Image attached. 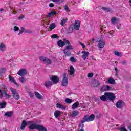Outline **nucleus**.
Returning a JSON list of instances; mask_svg holds the SVG:
<instances>
[{
  "mask_svg": "<svg viewBox=\"0 0 131 131\" xmlns=\"http://www.w3.org/2000/svg\"><path fill=\"white\" fill-rule=\"evenodd\" d=\"M66 44L68 45L66 46L63 50V53L66 56H68L70 57L71 56V50L73 49V46L70 45V42L68 40L65 41Z\"/></svg>",
  "mask_w": 131,
  "mask_h": 131,
  "instance_id": "f257e3e1",
  "label": "nucleus"
},
{
  "mask_svg": "<svg viewBox=\"0 0 131 131\" xmlns=\"http://www.w3.org/2000/svg\"><path fill=\"white\" fill-rule=\"evenodd\" d=\"M10 90L12 93V97L15 99V100L18 101V100L20 99V94L18 93L17 89H15L11 87L10 88Z\"/></svg>",
  "mask_w": 131,
  "mask_h": 131,
  "instance_id": "f03ea898",
  "label": "nucleus"
},
{
  "mask_svg": "<svg viewBox=\"0 0 131 131\" xmlns=\"http://www.w3.org/2000/svg\"><path fill=\"white\" fill-rule=\"evenodd\" d=\"M95 119V115L92 114L90 116H85L81 120L82 123L84 122H90V121H93Z\"/></svg>",
  "mask_w": 131,
  "mask_h": 131,
  "instance_id": "7ed1b4c3",
  "label": "nucleus"
},
{
  "mask_svg": "<svg viewBox=\"0 0 131 131\" xmlns=\"http://www.w3.org/2000/svg\"><path fill=\"white\" fill-rule=\"evenodd\" d=\"M39 60L41 61V62H43L46 65H51V64H52V60L48 57L40 56L39 57Z\"/></svg>",
  "mask_w": 131,
  "mask_h": 131,
  "instance_id": "20e7f679",
  "label": "nucleus"
},
{
  "mask_svg": "<svg viewBox=\"0 0 131 131\" xmlns=\"http://www.w3.org/2000/svg\"><path fill=\"white\" fill-rule=\"evenodd\" d=\"M61 85L62 86H67V85H68V76H67V74H66V73H64L63 75Z\"/></svg>",
  "mask_w": 131,
  "mask_h": 131,
  "instance_id": "39448f33",
  "label": "nucleus"
},
{
  "mask_svg": "<svg viewBox=\"0 0 131 131\" xmlns=\"http://www.w3.org/2000/svg\"><path fill=\"white\" fill-rule=\"evenodd\" d=\"M106 95V98L107 99V101H113L114 99H115V95L113 93L111 92H105Z\"/></svg>",
  "mask_w": 131,
  "mask_h": 131,
  "instance_id": "423d86ee",
  "label": "nucleus"
},
{
  "mask_svg": "<svg viewBox=\"0 0 131 131\" xmlns=\"http://www.w3.org/2000/svg\"><path fill=\"white\" fill-rule=\"evenodd\" d=\"M5 92H8V88L5 84L2 85L1 88H0V99H3V94Z\"/></svg>",
  "mask_w": 131,
  "mask_h": 131,
  "instance_id": "0eeeda50",
  "label": "nucleus"
},
{
  "mask_svg": "<svg viewBox=\"0 0 131 131\" xmlns=\"http://www.w3.org/2000/svg\"><path fill=\"white\" fill-rule=\"evenodd\" d=\"M27 125H28L30 129H37V127L39 125H37L35 123H32V122L29 121L27 122Z\"/></svg>",
  "mask_w": 131,
  "mask_h": 131,
  "instance_id": "6e6552de",
  "label": "nucleus"
},
{
  "mask_svg": "<svg viewBox=\"0 0 131 131\" xmlns=\"http://www.w3.org/2000/svg\"><path fill=\"white\" fill-rule=\"evenodd\" d=\"M17 74L20 76H25L27 74V70L25 69H20L17 72Z\"/></svg>",
  "mask_w": 131,
  "mask_h": 131,
  "instance_id": "1a4fd4ad",
  "label": "nucleus"
},
{
  "mask_svg": "<svg viewBox=\"0 0 131 131\" xmlns=\"http://www.w3.org/2000/svg\"><path fill=\"white\" fill-rule=\"evenodd\" d=\"M81 58H82L84 61H85L88 59V57L90 55V52L88 51H83L81 52Z\"/></svg>",
  "mask_w": 131,
  "mask_h": 131,
  "instance_id": "9d476101",
  "label": "nucleus"
},
{
  "mask_svg": "<svg viewBox=\"0 0 131 131\" xmlns=\"http://www.w3.org/2000/svg\"><path fill=\"white\" fill-rule=\"evenodd\" d=\"M113 88L108 85H104L100 88V91L102 92L105 91H113Z\"/></svg>",
  "mask_w": 131,
  "mask_h": 131,
  "instance_id": "9b49d317",
  "label": "nucleus"
},
{
  "mask_svg": "<svg viewBox=\"0 0 131 131\" xmlns=\"http://www.w3.org/2000/svg\"><path fill=\"white\" fill-rule=\"evenodd\" d=\"M51 80L52 81L53 83L55 84L59 82V78L57 76H52L50 77Z\"/></svg>",
  "mask_w": 131,
  "mask_h": 131,
  "instance_id": "f8f14e48",
  "label": "nucleus"
},
{
  "mask_svg": "<svg viewBox=\"0 0 131 131\" xmlns=\"http://www.w3.org/2000/svg\"><path fill=\"white\" fill-rule=\"evenodd\" d=\"M123 105H124V102L122 100H119L116 103L117 108H118L119 109H121V108L123 107Z\"/></svg>",
  "mask_w": 131,
  "mask_h": 131,
  "instance_id": "ddd939ff",
  "label": "nucleus"
},
{
  "mask_svg": "<svg viewBox=\"0 0 131 131\" xmlns=\"http://www.w3.org/2000/svg\"><path fill=\"white\" fill-rule=\"evenodd\" d=\"M79 27H80V22L78 20H75L74 24V29H75V30H78L79 29Z\"/></svg>",
  "mask_w": 131,
  "mask_h": 131,
  "instance_id": "4468645a",
  "label": "nucleus"
},
{
  "mask_svg": "<svg viewBox=\"0 0 131 131\" xmlns=\"http://www.w3.org/2000/svg\"><path fill=\"white\" fill-rule=\"evenodd\" d=\"M105 40H100L98 41V48H99L100 49H103V48H104V47H105Z\"/></svg>",
  "mask_w": 131,
  "mask_h": 131,
  "instance_id": "2eb2a0df",
  "label": "nucleus"
},
{
  "mask_svg": "<svg viewBox=\"0 0 131 131\" xmlns=\"http://www.w3.org/2000/svg\"><path fill=\"white\" fill-rule=\"evenodd\" d=\"M3 97L7 100H9V99H11L12 95H10V93H8V92H4V93H3Z\"/></svg>",
  "mask_w": 131,
  "mask_h": 131,
  "instance_id": "dca6fc26",
  "label": "nucleus"
},
{
  "mask_svg": "<svg viewBox=\"0 0 131 131\" xmlns=\"http://www.w3.org/2000/svg\"><path fill=\"white\" fill-rule=\"evenodd\" d=\"M34 94H35V96H36V98L38 99L39 100H42L45 98L43 96H42V95H41L38 92L35 91L34 92Z\"/></svg>",
  "mask_w": 131,
  "mask_h": 131,
  "instance_id": "f3484780",
  "label": "nucleus"
},
{
  "mask_svg": "<svg viewBox=\"0 0 131 131\" xmlns=\"http://www.w3.org/2000/svg\"><path fill=\"white\" fill-rule=\"evenodd\" d=\"M9 79L10 81H11V82H12L13 83L15 84V85H16V86L19 88V84H18V83H17V82H16V81H15V79H14L13 77H12V76L9 75Z\"/></svg>",
  "mask_w": 131,
  "mask_h": 131,
  "instance_id": "a211bd4d",
  "label": "nucleus"
},
{
  "mask_svg": "<svg viewBox=\"0 0 131 131\" xmlns=\"http://www.w3.org/2000/svg\"><path fill=\"white\" fill-rule=\"evenodd\" d=\"M75 72V70H74V67H73L72 66H71L69 70V73H70V75H73V76H74Z\"/></svg>",
  "mask_w": 131,
  "mask_h": 131,
  "instance_id": "6ab92c4d",
  "label": "nucleus"
},
{
  "mask_svg": "<svg viewBox=\"0 0 131 131\" xmlns=\"http://www.w3.org/2000/svg\"><path fill=\"white\" fill-rule=\"evenodd\" d=\"M26 125H27V122H26V120H24L20 126V129H21V130H24V129H25V127H26Z\"/></svg>",
  "mask_w": 131,
  "mask_h": 131,
  "instance_id": "aec40b11",
  "label": "nucleus"
},
{
  "mask_svg": "<svg viewBox=\"0 0 131 131\" xmlns=\"http://www.w3.org/2000/svg\"><path fill=\"white\" fill-rule=\"evenodd\" d=\"M105 36L106 38H111L113 36V31L105 33Z\"/></svg>",
  "mask_w": 131,
  "mask_h": 131,
  "instance_id": "412c9836",
  "label": "nucleus"
},
{
  "mask_svg": "<svg viewBox=\"0 0 131 131\" xmlns=\"http://www.w3.org/2000/svg\"><path fill=\"white\" fill-rule=\"evenodd\" d=\"M105 36L106 38H111L113 36V31L105 33Z\"/></svg>",
  "mask_w": 131,
  "mask_h": 131,
  "instance_id": "4be33fe9",
  "label": "nucleus"
},
{
  "mask_svg": "<svg viewBox=\"0 0 131 131\" xmlns=\"http://www.w3.org/2000/svg\"><path fill=\"white\" fill-rule=\"evenodd\" d=\"M6 49H7V45L4 43H0V51L1 52H4L6 51Z\"/></svg>",
  "mask_w": 131,
  "mask_h": 131,
  "instance_id": "5701e85b",
  "label": "nucleus"
},
{
  "mask_svg": "<svg viewBox=\"0 0 131 131\" xmlns=\"http://www.w3.org/2000/svg\"><path fill=\"white\" fill-rule=\"evenodd\" d=\"M100 99L101 101H102L103 102H106V101H108L106 93H105L104 95L101 96L100 97Z\"/></svg>",
  "mask_w": 131,
  "mask_h": 131,
  "instance_id": "b1692460",
  "label": "nucleus"
},
{
  "mask_svg": "<svg viewBox=\"0 0 131 131\" xmlns=\"http://www.w3.org/2000/svg\"><path fill=\"white\" fill-rule=\"evenodd\" d=\"M65 45H66V43L61 40H60L57 42V45L60 48H63Z\"/></svg>",
  "mask_w": 131,
  "mask_h": 131,
  "instance_id": "393cba45",
  "label": "nucleus"
},
{
  "mask_svg": "<svg viewBox=\"0 0 131 131\" xmlns=\"http://www.w3.org/2000/svg\"><path fill=\"white\" fill-rule=\"evenodd\" d=\"M38 131H48L47 128L45 127L42 125H38L37 128Z\"/></svg>",
  "mask_w": 131,
  "mask_h": 131,
  "instance_id": "a878e982",
  "label": "nucleus"
},
{
  "mask_svg": "<svg viewBox=\"0 0 131 131\" xmlns=\"http://www.w3.org/2000/svg\"><path fill=\"white\" fill-rule=\"evenodd\" d=\"M56 106L57 108H59V109H62V110L66 109V107L64 106V105L60 103H57L56 104Z\"/></svg>",
  "mask_w": 131,
  "mask_h": 131,
  "instance_id": "bb28decb",
  "label": "nucleus"
},
{
  "mask_svg": "<svg viewBox=\"0 0 131 131\" xmlns=\"http://www.w3.org/2000/svg\"><path fill=\"white\" fill-rule=\"evenodd\" d=\"M61 114H62V112L60 111L56 110L54 112V116L56 118H59Z\"/></svg>",
  "mask_w": 131,
  "mask_h": 131,
  "instance_id": "cd10ccee",
  "label": "nucleus"
},
{
  "mask_svg": "<svg viewBox=\"0 0 131 131\" xmlns=\"http://www.w3.org/2000/svg\"><path fill=\"white\" fill-rule=\"evenodd\" d=\"M100 32L101 34L105 33V32H106V26L103 25L100 26Z\"/></svg>",
  "mask_w": 131,
  "mask_h": 131,
  "instance_id": "c85d7f7f",
  "label": "nucleus"
},
{
  "mask_svg": "<svg viewBox=\"0 0 131 131\" xmlns=\"http://www.w3.org/2000/svg\"><path fill=\"white\" fill-rule=\"evenodd\" d=\"M108 83L109 84H115V80L112 77L108 78Z\"/></svg>",
  "mask_w": 131,
  "mask_h": 131,
  "instance_id": "c756f323",
  "label": "nucleus"
},
{
  "mask_svg": "<svg viewBox=\"0 0 131 131\" xmlns=\"http://www.w3.org/2000/svg\"><path fill=\"white\" fill-rule=\"evenodd\" d=\"M100 81H99V80H94L93 81V86L95 88H98V86H100Z\"/></svg>",
  "mask_w": 131,
  "mask_h": 131,
  "instance_id": "7c9ffc66",
  "label": "nucleus"
},
{
  "mask_svg": "<svg viewBox=\"0 0 131 131\" xmlns=\"http://www.w3.org/2000/svg\"><path fill=\"white\" fill-rule=\"evenodd\" d=\"M53 84V83L51 81H48L45 82L44 85L46 88H49V86H52V85Z\"/></svg>",
  "mask_w": 131,
  "mask_h": 131,
  "instance_id": "2f4dec72",
  "label": "nucleus"
},
{
  "mask_svg": "<svg viewBox=\"0 0 131 131\" xmlns=\"http://www.w3.org/2000/svg\"><path fill=\"white\" fill-rule=\"evenodd\" d=\"M56 28V24L55 23H52L49 26V29H48L49 31H51V30H53V29H55Z\"/></svg>",
  "mask_w": 131,
  "mask_h": 131,
  "instance_id": "473e14b6",
  "label": "nucleus"
},
{
  "mask_svg": "<svg viewBox=\"0 0 131 131\" xmlns=\"http://www.w3.org/2000/svg\"><path fill=\"white\" fill-rule=\"evenodd\" d=\"M79 113V112H78V111H73L71 114V116H72V117H75V116H77V115H78Z\"/></svg>",
  "mask_w": 131,
  "mask_h": 131,
  "instance_id": "72a5a7b5",
  "label": "nucleus"
},
{
  "mask_svg": "<svg viewBox=\"0 0 131 131\" xmlns=\"http://www.w3.org/2000/svg\"><path fill=\"white\" fill-rule=\"evenodd\" d=\"M111 21L112 24L115 25V24L118 22V19H117L116 17H112Z\"/></svg>",
  "mask_w": 131,
  "mask_h": 131,
  "instance_id": "f704fd0d",
  "label": "nucleus"
},
{
  "mask_svg": "<svg viewBox=\"0 0 131 131\" xmlns=\"http://www.w3.org/2000/svg\"><path fill=\"white\" fill-rule=\"evenodd\" d=\"M56 14L57 12L56 11H53L48 14L47 17H48V18H50L51 17H52V16H55V15H56Z\"/></svg>",
  "mask_w": 131,
  "mask_h": 131,
  "instance_id": "c9c22d12",
  "label": "nucleus"
},
{
  "mask_svg": "<svg viewBox=\"0 0 131 131\" xmlns=\"http://www.w3.org/2000/svg\"><path fill=\"white\" fill-rule=\"evenodd\" d=\"M79 105V102L78 101L76 102L72 106V109H76Z\"/></svg>",
  "mask_w": 131,
  "mask_h": 131,
  "instance_id": "e433bc0d",
  "label": "nucleus"
},
{
  "mask_svg": "<svg viewBox=\"0 0 131 131\" xmlns=\"http://www.w3.org/2000/svg\"><path fill=\"white\" fill-rule=\"evenodd\" d=\"M6 105H7V103H6V102L4 101L3 102H1L0 103L1 109H5V108H6Z\"/></svg>",
  "mask_w": 131,
  "mask_h": 131,
  "instance_id": "4c0bfd02",
  "label": "nucleus"
},
{
  "mask_svg": "<svg viewBox=\"0 0 131 131\" xmlns=\"http://www.w3.org/2000/svg\"><path fill=\"white\" fill-rule=\"evenodd\" d=\"M12 115H13V112H12V111L7 112L5 114V116H7L8 117H10L12 116Z\"/></svg>",
  "mask_w": 131,
  "mask_h": 131,
  "instance_id": "58836bf2",
  "label": "nucleus"
},
{
  "mask_svg": "<svg viewBox=\"0 0 131 131\" xmlns=\"http://www.w3.org/2000/svg\"><path fill=\"white\" fill-rule=\"evenodd\" d=\"M102 10H103V11H104V12H112V11H111V9L109 8H107V7H102Z\"/></svg>",
  "mask_w": 131,
  "mask_h": 131,
  "instance_id": "ea45409f",
  "label": "nucleus"
},
{
  "mask_svg": "<svg viewBox=\"0 0 131 131\" xmlns=\"http://www.w3.org/2000/svg\"><path fill=\"white\" fill-rule=\"evenodd\" d=\"M114 54L116 56H118V57H122V53H121V52L115 51Z\"/></svg>",
  "mask_w": 131,
  "mask_h": 131,
  "instance_id": "a19ab883",
  "label": "nucleus"
},
{
  "mask_svg": "<svg viewBox=\"0 0 131 131\" xmlns=\"http://www.w3.org/2000/svg\"><path fill=\"white\" fill-rule=\"evenodd\" d=\"M67 22V19L65 18L62 19L61 22H60V25H61V26H64V24H65V23H66Z\"/></svg>",
  "mask_w": 131,
  "mask_h": 131,
  "instance_id": "79ce46f5",
  "label": "nucleus"
},
{
  "mask_svg": "<svg viewBox=\"0 0 131 131\" xmlns=\"http://www.w3.org/2000/svg\"><path fill=\"white\" fill-rule=\"evenodd\" d=\"M19 80L20 81V82H21V83H24V82H25V77H21L19 79Z\"/></svg>",
  "mask_w": 131,
  "mask_h": 131,
  "instance_id": "37998d69",
  "label": "nucleus"
},
{
  "mask_svg": "<svg viewBox=\"0 0 131 131\" xmlns=\"http://www.w3.org/2000/svg\"><path fill=\"white\" fill-rule=\"evenodd\" d=\"M53 2L56 3V4H62V3H64V2H65V0H55Z\"/></svg>",
  "mask_w": 131,
  "mask_h": 131,
  "instance_id": "c03bdc74",
  "label": "nucleus"
},
{
  "mask_svg": "<svg viewBox=\"0 0 131 131\" xmlns=\"http://www.w3.org/2000/svg\"><path fill=\"white\" fill-rule=\"evenodd\" d=\"M22 30L26 33H32V31H30V30H24V28H23Z\"/></svg>",
  "mask_w": 131,
  "mask_h": 131,
  "instance_id": "a18cd8bd",
  "label": "nucleus"
},
{
  "mask_svg": "<svg viewBox=\"0 0 131 131\" xmlns=\"http://www.w3.org/2000/svg\"><path fill=\"white\" fill-rule=\"evenodd\" d=\"M66 102H67V104H71V103H72V100H71L69 98H66Z\"/></svg>",
  "mask_w": 131,
  "mask_h": 131,
  "instance_id": "49530a36",
  "label": "nucleus"
},
{
  "mask_svg": "<svg viewBox=\"0 0 131 131\" xmlns=\"http://www.w3.org/2000/svg\"><path fill=\"white\" fill-rule=\"evenodd\" d=\"M51 38H59L60 37H59V36H58L57 34H53L51 36Z\"/></svg>",
  "mask_w": 131,
  "mask_h": 131,
  "instance_id": "de8ad7c7",
  "label": "nucleus"
},
{
  "mask_svg": "<svg viewBox=\"0 0 131 131\" xmlns=\"http://www.w3.org/2000/svg\"><path fill=\"white\" fill-rule=\"evenodd\" d=\"M70 61H71V62H73V63H75V62L76 61V60H75V58H74V57H71L70 58Z\"/></svg>",
  "mask_w": 131,
  "mask_h": 131,
  "instance_id": "09e8293b",
  "label": "nucleus"
},
{
  "mask_svg": "<svg viewBox=\"0 0 131 131\" xmlns=\"http://www.w3.org/2000/svg\"><path fill=\"white\" fill-rule=\"evenodd\" d=\"M6 72V68H3L0 69V73H5Z\"/></svg>",
  "mask_w": 131,
  "mask_h": 131,
  "instance_id": "8fccbe9b",
  "label": "nucleus"
},
{
  "mask_svg": "<svg viewBox=\"0 0 131 131\" xmlns=\"http://www.w3.org/2000/svg\"><path fill=\"white\" fill-rule=\"evenodd\" d=\"M94 76V74L93 73H89L88 74V77H89L90 78H92Z\"/></svg>",
  "mask_w": 131,
  "mask_h": 131,
  "instance_id": "3c124183",
  "label": "nucleus"
},
{
  "mask_svg": "<svg viewBox=\"0 0 131 131\" xmlns=\"http://www.w3.org/2000/svg\"><path fill=\"white\" fill-rule=\"evenodd\" d=\"M14 31H18L19 30V27H18L17 26H14Z\"/></svg>",
  "mask_w": 131,
  "mask_h": 131,
  "instance_id": "603ef678",
  "label": "nucleus"
},
{
  "mask_svg": "<svg viewBox=\"0 0 131 131\" xmlns=\"http://www.w3.org/2000/svg\"><path fill=\"white\" fill-rule=\"evenodd\" d=\"M11 14L15 15V14H16V11H15V10L12 9V10L11 11V13L9 14L10 16H11Z\"/></svg>",
  "mask_w": 131,
  "mask_h": 131,
  "instance_id": "864d4df0",
  "label": "nucleus"
},
{
  "mask_svg": "<svg viewBox=\"0 0 131 131\" xmlns=\"http://www.w3.org/2000/svg\"><path fill=\"white\" fill-rule=\"evenodd\" d=\"M29 94L30 96L31 97V98H33L34 95L33 94V93L29 92Z\"/></svg>",
  "mask_w": 131,
  "mask_h": 131,
  "instance_id": "5fc2aeb1",
  "label": "nucleus"
},
{
  "mask_svg": "<svg viewBox=\"0 0 131 131\" xmlns=\"http://www.w3.org/2000/svg\"><path fill=\"white\" fill-rule=\"evenodd\" d=\"M79 45H80L81 46V47L84 49V48H85V45H84V44L81 43V42H79Z\"/></svg>",
  "mask_w": 131,
  "mask_h": 131,
  "instance_id": "6e6d98bb",
  "label": "nucleus"
},
{
  "mask_svg": "<svg viewBox=\"0 0 131 131\" xmlns=\"http://www.w3.org/2000/svg\"><path fill=\"white\" fill-rule=\"evenodd\" d=\"M64 9L66 11H68V10H69V8L68 7V6H67V5H65L64 6Z\"/></svg>",
  "mask_w": 131,
  "mask_h": 131,
  "instance_id": "4d7b16f0",
  "label": "nucleus"
},
{
  "mask_svg": "<svg viewBox=\"0 0 131 131\" xmlns=\"http://www.w3.org/2000/svg\"><path fill=\"white\" fill-rule=\"evenodd\" d=\"M120 131H127L126 129L123 127H121Z\"/></svg>",
  "mask_w": 131,
  "mask_h": 131,
  "instance_id": "13d9d810",
  "label": "nucleus"
},
{
  "mask_svg": "<svg viewBox=\"0 0 131 131\" xmlns=\"http://www.w3.org/2000/svg\"><path fill=\"white\" fill-rule=\"evenodd\" d=\"M96 117H97V118H100V117H102V114H99L98 115H97L96 116Z\"/></svg>",
  "mask_w": 131,
  "mask_h": 131,
  "instance_id": "bf43d9fd",
  "label": "nucleus"
},
{
  "mask_svg": "<svg viewBox=\"0 0 131 131\" xmlns=\"http://www.w3.org/2000/svg\"><path fill=\"white\" fill-rule=\"evenodd\" d=\"M49 7H50V8H53L54 7V4H53V3L49 4Z\"/></svg>",
  "mask_w": 131,
  "mask_h": 131,
  "instance_id": "052dcab7",
  "label": "nucleus"
},
{
  "mask_svg": "<svg viewBox=\"0 0 131 131\" xmlns=\"http://www.w3.org/2000/svg\"><path fill=\"white\" fill-rule=\"evenodd\" d=\"M24 15H21L19 16V19H24Z\"/></svg>",
  "mask_w": 131,
  "mask_h": 131,
  "instance_id": "680f3d73",
  "label": "nucleus"
},
{
  "mask_svg": "<svg viewBox=\"0 0 131 131\" xmlns=\"http://www.w3.org/2000/svg\"><path fill=\"white\" fill-rule=\"evenodd\" d=\"M23 32V30H22V31H20L18 33V35H20V34H22Z\"/></svg>",
  "mask_w": 131,
  "mask_h": 131,
  "instance_id": "e2e57ef3",
  "label": "nucleus"
},
{
  "mask_svg": "<svg viewBox=\"0 0 131 131\" xmlns=\"http://www.w3.org/2000/svg\"><path fill=\"white\" fill-rule=\"evenodd\" d=\"M115 75L116 76H117L118 75V72H116L115 74Z\"/></svg>",
  "mask_w": 131,
  "mask_h": 131,
  "instance_id": "0e129e2a",
  "label": "nucleus"
},
{
  "mask_svg": "<svg viewBox=\"0 0 131 131\" xmlns=\"http://www.w3.org/2000/svg\"><path fill=\"white\" fill-rule=\"evenodd\" d=\"M115 70L116 72H118V69L117 68H115Z\"/></svg>",
  "mask_w": 131,
  "mask_h": 131,
  "instance_id": "69168bd1",
  "label": "nucleus"
},
{
  "mask_svg": "<svg viewBox=\"0 0 131 131\" xmlns=\"http://www.w3.org/2000/svg\"><path fill=\"white\" fill-rule=\"evenodd\" d=\"M129 6L131 7V0H129Z\"/></svg>",
  "mask_w": 131,
  "mask_h": 131,
  "instance_id": "338daca9",
  "label": "nucleus"
},
{
  "mask_svg": "<svg viewBox=\"0 0 131 131\" xmlns=\"http://www.w3.org/2000/svg\"><path fill=\"white\" fill-rule=\"evenodd\" d=\"M128 128H129V130L131 131V126H128Z\"/></svg>",
  "mask_w": 131,
  "mask_h": 131,
  "instance_id": "774afa93",
  "label": "nucleus"
}]
</instances>
